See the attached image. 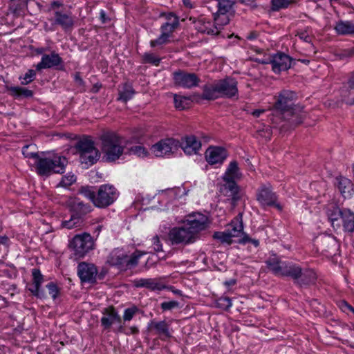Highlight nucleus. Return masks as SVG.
<instances>
[{"instance_id":"f704fd0d","label":"nucleus","mask_w":354,"mask_h":354,"mask_svg":"<svg viewBox=\"0 0 354 354\" xmlns=\"http://www.w3.org/2000/svg\"><path fill=\"white\" fill-rule=\"evenodd\" d=\"M174 102L176 109L183 110L189 107L192 100L189 97L174 94Z\"/></svg>"},{"instance_id":"f3484780","label":"nucleus","mask_w":354,"mask_h":354,"mask_svg":"<svg viewBox=\"0 0 354 354\" xmlns=\"http://www.w3.org/2000/svg\"><path fill=\"white\" fill-rule=\"evenodd\" d=\"M174 83L183 88H192L198 85L199 79L194 73H187L181 71L173 74Z\"/></svg>"},{"instance_id":"f03ea898","label":"nucleus","mask_w":354,"mask_h":354,"mask_svg":"<svg viewBox=\"0 0 354 354\" xmlns=\"http://www.w3.org/2000/svg\"><path fill=\"white\" fill-rule=\"evenodd\" d=\"M79 192L98 208H106L110 206L119 196V192L116 188L109 184L100 185L97 191L94 187H82Z\"/></svg>"},{"instance_id":"ddd939ff","label":"nucleus","mask_w":354,"mask_h":354,"mask_svg":"<svg viewBox=\"0 0 354 354\" xmlns=\"http://www.w3.org/2000/svg\"><path fill=\"white\" fill-rule=\"evenodd\" d=\"M257 200L263 207L275 205L277 209H281V206L277 204V197L272 192L270 184L262 185L257 192Z\"/></svg>"},{"instance_id":"a211bd4d","label":"nucleus","mask_w":354,"mask_h":354,"mask_svg":"<svg viewBox=\"0 0 354 354\" xmlns=\"http://www.w3.org/2000/svg\"><path fill=\"white\" fill-rule=\"evenodd\" d=\"M205 156L209 165H221L227 158V153L221 147L210 146L205 151Z\"/></svg>"},{"instance_id":"774afa93","label":"nucleus","mask_w":354,"mask_h":354,"mask_svg":"<svg viewBox=\"0 0 354 354\" xmlns=\"http://www.w3.org/2000/svg\"><path fill=\"white\" fill-rule=\"evenodd\" d=\"M234 283H235V281H234V280H231L230 281L225 282V284L227 286H232V285H234Z\"/></svg>"},{"instance_id":"ea45409f","label":"nucleus","mask_w":354,"mask_h":354,"mask_svg":"<svg viewBox=\"0 0 354 354\" xmlns=\"http://www.w3.org/2000/svg\"><path fill=\"white\" fill-rule=\"evenodd\" d=\"M139 312V308L136 306H131V307L124 309L122 319L124 322H130Z\"/></svg>"},{"instance_id":"0eeeda50","label":"nucleus","mask_w":354,"mask_h":354,"mask_svg":"<svg viewBox=\"0 0 354 354\" xmlns=\"http://www.w3.org/2000/svg\"><path fill=\"white\" fill-rule=\"evenodd\" d=\"M68 248L77 258L84 257L95 248V240L89 233L75 235L68 243Z\"/></svg>"},{"instance_id":"20e7f679","label":"nucleus","mask_w":354,"mask_h":354,"mask_svg":"<svg viewBox=\"0 0 354 354\" xmlns=\"http://www.w3.org/2000/svg\"><path fill=\"white\" fill-rule=\"evenodd\" d=\"M241 173L236 161H232L229 164L223 176L224 181L223 189L225 194L232 198V201H236L239 198V187L236 180L241 179Z\"/></svg>"},{"instance_id":"2f4dec72","label":"nucleus","mask_w":354,"mask_h":354,"mask_svg":"<svg viewBox=\"0 0 354 354\" xmlns=\"http://www.w3.org/2000/svg\"><path fill=\"white\" fill-rule=\"evenodd\" d=\"M150 325L156 330V333L160 337L169 338L171 336V333L169 332V324L165 321H152Z\"/></svg>"},{"instance_id":"dca6fc26","label":"nucleus","mask_w":354,"mask_h":354,"mask_svg":"<svg viewBox=\"0 0 354 354\" xmlns=\"http://www.w3.org/2000/svg\"><path fill=\"white\" fill-rule=\"evenodd\" d=\"M61 6L62 3L59 1H53L49 8L50 10L55 11L54 24L60 26L65 31L70 30L73 27L74 20L71 15L56 10Z\"/></svg>"},{"instance_id":"338daca9","label":"nucleus","mask_w":354,"mask_h":354,"mask_svg":"<svg viewBox=\"0 0 354 354\" xmlns=\"http://www.w3.org/2000/svg\"><path fill=\"white\" fill-rule=\"evenodd\" d=\"M129 329L131 333H136L138 332V330L136 326H132Z\"/></svg>"},{"instance_id":"8fccbe9b","label":"nucleus","mask_w":354,"mask_h":354,"mask_svg":"<svg viewBox=\"0 0 354 354\" xmlns=\"http://www.w3.org/2000/svg\"><path fill=\"white\" fill-rule=\"evenodd\" d=\"M165 17V22L174 26H179V19L178 16L172 12L167 13L162 15Z\"/></svg>"},{"instance_id":"052dcab7","label":"nucleus","mask_w":354,"mask_h":354,"mask_svg":"<svg viewBox=\"0 0 354 354\" xmlns=\"http://www.w3.org/2000/svg\"><path fill=\"white\" fill-rule=\"evenodd\" d=\"M100 19L102 21V23L104 24L106 22V12L104 10H101L100 12Z\"/></svg>"},{"instance_id":"3c124183","label":"nucleus","mask_w":354,"mask_h":354,"mask_svg":"<svg viewBox=\"0 0 354 354\" xmlns=\"http://www.w3.org/2000/svg\"><path fill=\"white\" fill-rule=\"evenodd\" d=\"M46 288L48 290L49 295H51L53 299H55L59 292V288L57 286V285L53 282H50L46 285Z\"/></svg>"},{"instance_id":"6e6d98bb","label":"nucleus","mask_w":354,"mask_h":354,"mask_svg":"<svg viewBox=\"0 0 354 354\" xmlns=\"http://www.w3.org/2000/svg\"><path fill=\"white\" fill-rule=\"evenodd\" d=\"M151 244H152L153 248L155 252H161V251H162V243H160V241L159 238L157 236H153L152 238V239H151Z\"/></svg>"},{"instance_id":"7c9ffc66","label":"nucleus","mask_w":354,"mask_h":354,"mask_svg":"<svg viewBox=\"0 0 354 354\" xmlns=\"http://www.w3.org/2000/svg\"><path fill=\"white\" fill-rule=\"evenodd\" d=\"M342 221L344 230L348 232L354 230V213L351 210L342 209Z\"/></svg>"},{"instance_id":"72a5a7b5","label":"nucleus","mask_w":354,"mask_h":354,"mask_svg":"<svg viewBox=\"0 0 354 354\" xmlns=\"http://www.w3.org/2000/svg\"><path fill=\"white\" fill-rule=\"evenodd\" d=\"M335 30L339 35L354 34V24L349 21H339L336 24Z\"/></svg>"},{"instance_id":"0e129e2a","label":"nucleus","mask_w":354,"mask_h":354,"mask_svg":"<svg viewBox=\"0 0 354 354\" xmlns=\"http://www.w3.org/2000/svg\"><path fill=\"white\" fill-rule=\"evenodd\" d=\"M348 84L350 88H354V73H353L351 77L350 78Z\"/></svg>"},{"instance_id":"09e8293b","label":"nucleus","mask_w":354,"mask_h":354,"mask_svg":"<svg viewBox=\"0 0 354 354\" xmlns=\"http://www.w3.org/2000/svg\"><path fill=\"white\" fill-rule=\"evenodd\" d=\"M217 306L224 310L230 308L232 306L231 299L229 297H221L216 301Z\"/></svg>"},{"instance_id":"4d7b16f0","label":"nucleus","mask_w":354,"mask_h":354,"mask_svg":"<svg viewBox=\"0 0 354 354\" xmlns=\"http://www.w3.org/2000/svg\"><path fill=\"white\" fill-rule=\"evenodd\" d=\"M297 36L301 40H303L305 42H310V36L308 32L305 30H300L297 32Z\"/></svg>"},{"instance_id":"5fc2aeb1","label":"nucleus","mask_w":354,"mask_h":354,"mask_svg":"<svg viewBox=\"0 0 354 354\" xmlns=\"http://www.w3.org/2000/svg\"><path fill=\"white\" fill-rule=\"evenodd\" d=\"M178 302L176 301H165L161 304V308L163 310H169L178 306Z\"/></svg>"},{"instance_id":"c756f323","label":"nucleus","mask_w":354,"mask_h":354,"mask_svg":"<svg viewBox=\"0 0 354 354\" xmlns=\"http://www.w3.org/2000/svg\"><path fill=\"white\" fill-rule=\"evenodd\" d=\"M135 94V91L131 84L125 83L118 88V100L127 102L133 98Z\"/></svg>"},{"instance_id":"f257e3e1","label":"nucleus","mask_w":354,"mask_h":354,"mask_svg":"<svg viewBox=\"0 0 354 354\" xmlns=\"http://www.w3.org/2000/svg\"><path fill=\"white\" fill-rule=\"evenodd\" d=\"M29 148H35V147L31 145L24 146L22 148V153L26 158L35 159L36 169L39 175L48 176L54 173L64 172L68 162L64 156L57 153H48L39 156L35 151H29Z\"/></svg>"},{"instance_id":"680f3d73","label":"nucleus","mask_w":354,"mask_h":354,"mask_svg":"<svg viewBox=\"0 0 354 354\" xmlns=\"http://www.w3.org/2000/svg\"><path fill=\"white\" fill-rule=\"evenodd\" d=\"M304 114L303 113H299V116H298V119H295L294 120L293 118L292 119V122H294L296 124H299L300 123H301L302 122V119L304 118Z\"/></svg>"},{"instance_id":"473e14b6","label":"nucleus","mask_w":354,"mask_h":354,"mask_svg":"<svg viewBox=\"0 0 354 354\" xmlns=\"http://www.w3.org/2000/svg\"><path fill=\"white\" fill-rule=\"evenodd\" d=\"M136 287H145L153 290H162L165 286L153 279H140L135 281Z\"/></svg>"},{"instance_id":"7ed1b4c3","label":"nucleus","mask_w":354,"mask_h":354,"mask_svg":"<svg viewBox=\"0 0 354 354\" xmlns=\"http://www.w3.org/2000/svg\"><path fill=\"white\" fill-rule=\"evenodd\" d=\"M101 150L104 158L108 162L118 160L125 148L124 138L115 132H105L100 136Z\"/></svg>"},{"instance_id":"a19ab883","label":"nucleus","mask_w":354,"mask_h":354,"mask_svg":"<svg viewBox=\"0 0 354 354\" xmlns=\"http://www.w3.org/2000/svg\"><path fill=\"white\" fill-rule=\"evenodd\" d=\"M213 237L222 243L230 244L232 243V237L227 230L224 232H216L214 234Z\"/></svg>"},{"instance_id":"6e6552de","label":"nucleus","mask_w":354,"mask_h":354,"mask_svg":"<svg viewBox=\"0 0 354 354\" xmlns=\"http://www.w3.org/2000/svg\"><path fill=\"white\" fill-rule=\"evenodd\" d=\"M77 149L80 156V161L86 167L95 164L100 157V153L95 147L94 142L89 138L80 140L77 144Z\"/></svg>"},{"instance_id":"69168bd1","label":"nucleus","mask_w":354,"mask_h":354,"mask_svg":"<svg viewBox=\"0 0 354 354\" xmlns=\"http://www.w3.org/2000/svg\"><path fill=\"white\" fill-rule=\"evenodd\" d=\"M75 81L80 84H83V80L80 77L79 74H76L75 76Z\"/></svg>"},{"instance_id":"13d9d810","label":"nucleus","mask_w":354,"mask_h":354,"mask_svg":"<svg viewBox=\"0 0 354 354\" xmlns=\"http://www.w3.org/2000/svg\"><path fill=\"white\" fill-rule=\"evenodd\" d=\"M343 100L348 104H354V91H349L348 97H346L345 94H344Z\"/></svg>"},{"instance_id":"e2e57ef3","label":"nucleus","mask_w":354,"mask_h":354,"mask_svg":"<svg viewBox=\"0 0 354 354\" xmlns=\"http://www.w3.org/2000/svg\"><path fill=\"white\" fill-rule=\"evenodd\" d=\"M185 6L188 8H192L194 7L190 0H182Z\"/></svg>"},{"instance_id":"a878e982","label":"nucleus","mask_w":354,"mask_h":354,"mask_svg":"<svg viewBox=\"0 0 354 354\" xmlns=\"http://www.w3.org/2000/svg\"><path fill=\"white\" fill-rule=\"evenodd\" d=\"M326 214L331 223L333 227L335 230L340 228L341 224L339 221V219L342 218V210H341L335 205L332 204L327 207Z\"/></svg>"},{"instance_id":"bb28decb","label":"nucleus","mask_w":354,"mask_h":354,"mask_svg":"<svg viewBox=\"0 0 354 354\" xmlns=\"http://www.w3.org/2000/svg\"><path fill=\"white\" fill-rule=\"evenodd\" d=\"M232 238L240 237L243 232L242 214H239L234 220L229 224L227 230Z\"/></svg>"},{"instance_id":"4be33fe9","label":"nucleus","mask_w":354,"mask_h":354,"mask_svg":"<svg viewBox=\"0 0 354 354\" xmlns=\"http://www.w3.org/2000/svg\"><path fill=\"white\" fill-rule=\"evenodd\" d=\"M180 147L182 148L185 153L191 156L198 153L201 148V142L194 136L186 137L180 143Z\"/></svg>"},{"instance_id":"c9c22d12","label":"nucleus","mask_w":354,"mask_h":354,"mask_svg":"<svg viewBox=\"0 0 354 354\" xmlns=\"http://www.w3.org/2000/svg\"><path fill=\"white\" fill-rule=\"evenodd\" d=\"M285 262H282L277 258L268 260L266 264L268 268L276 275L281 276Z\"/></svg>"},{"instance_id":"4468645a","label":"nucleus","mask_w":354,"mask_h":354,"mask_svg":"<svg viewBox=\"0 0 354 354\" xmlns=\"http://www.w3.org/2000/svg\"><path fill=\"white\" fill-rule=\"evenodd\" d=\"M183 223L196 237L198 232L207 227L208 219L205 215L197 212L189 215Z\"/></svg>"},{"instance_id":"bf43d9fd","label":"nucleus","mask_w":354,"mask_h":354,"mask_svg":"<svg viewBox=\"0 0 354 354\" xmlns=\"http://www.w3.org/2000/svg\"><path fill=\"white\" fill-rule=\"evenodd\" d=\"M265 112V109H256V110H254L251 114L256 117V118H258L259 117L262 113H263Z\"/></svg>"},{"instance_id":"2eb2a0df","label":"nucleus","mask_w":354,"mask_h":354,"mask_svg":"<svg viewBox=\"0 0 354 354\" xmlns=\"http://www.w3.org/2000/svg\"><path fill=\"white\" fill-rule=\"evenodd\" d=\"M122 318L118 313L113 308H106L103 312V315L101 318L102 326L107 329L113 324H118L116 331L119 333H125L124 327L121 324Z\"/></svg>"},{"instance_id":"cd10ccee","label":"nucleus","mask_w":354,"mask_h":354,"mask_svg":"<svg viewBox=\"0 0 354 354\" xmlns=\"http://www.w3.org/2000/svg\"><path fill=\"white\" fill-rule=\"evenodd\" d=\"M322 251L327 255L332 256L335 254L338 248L337 240L330 236H324L322 238Z\"/></svg>"},{"instance_id":"603ef678","label":"nucleus","mask_w":354,"mask_h":354,"mask_svg":"<svg viewBox=\"0 0 354 354\" xmlns=\"http://www.w3.org/2000/svg\"><path fill=\"white\" fill-rule=\"evenodd\" d=\"M178 26L171 25L168 23H163L160 26V31L164 32L165 33L171 37L172 33L177 28Z\"/></svg>"},{"instance_id":"6ab92c4d","label":"nucleus","mask_w":354,"mask_h":354,"mask_svg":"<svg viewBox=\"0 0 354 354\" xmlns=\"http://www.w3.org/2000/svg\"><path fill=\"white\" fill-rule=\"evenodd\" d=\"M291 62L290 57L281 53L274 55L270 60L272 70L275 73H279L289 69L291 66Z\"/></svg>"},{"instance_id":"1a4fd4ad","label":"nucleus","mask_w":354,"mask_h":354,"mask_svg":"<svg viewBox=\"0 0 354 354\" xmlns=\"http://www.w3.org/2000/svg\"><path fill=\"white\" fill-rule=\"evenodd\" d=\"M281 276L290 277L300 285L313 283L316 279V274L313 270H302L299 266L290 262H285Z\"/></svg>"},{"instance_id":"c85d7f7f","label":"nucleus","mask_w":354,"mask_h":354,"mask_svg":"<svg viewBox=\"0 0 354 354\" xmlns=\"http://www.w3.org/2000/svg\"><path fill=\"white\" fill-rule=\"evenodd\" d=\"M202 97L205 100H215L221 97L218 82L203 87Z\"/></svg>"},{"instance_id":"49530a36","label":"nucleus","mask_w":354,"mask_h":354,"mask_svg":"<svg viewBox=\"0 0 354 354\" xmlns=\"http://www.w3.org/2000/svg\"><path fill=\"white\" fill-rule=\"evenodd\" d=\"M36 75L35 71L32 69L28 70L23 76L19 77L21 83L26 85L33 81Z\"/></svg>"},{"instance_id":"c03bdc74","label":"nucleus","mask_w":354,"mask_h":354,"mask_svg":"<svg viewBox=\"0 0 354 354\" xmlns=\"http://www.w3.org/2000/svg\"><path fill=\"white\" fill-rule=\"evenodd\" d=\"M170 37V36H169L164 32L161 31V34L157 39L151 40L150 41V46L151 47H156L158 46H162L163 44H165L169 41V39Z\"/></svg>"},{"instance_id":"b1692460","label":"nucleus","mask_w":354,"mask_h":354,"mask_svg":"<svg viewBox=\"0 0 354 354\" xmlns=\"http://www.w3.org/2000/svg\"><path fill=\"white\" fill-rule=\"evenodd\" d=\"M32 286L30 288V291L37 297L43 298L45 296L44 290L41 286L44 282V276L38 269H32Z\"/></svg>"},{"instance_id":"79ce46f5","label":"nucleus","mask_w":354,"mask_h":354,"mask_svg":"<svg viewBox=\"0 0 354 354\" xmlns=\"http://www.w3.org/2000/svg\"><path fill=\"white\" fill-rule=\"evenodd\" d=\"M130 153L139 158H147L149 156V153L146 148L141 145L133 146L130 149Z\"/></svg>"},{"instance_id":"864d4df0","label":"nucleus","mask_w":354,"mask_h":354,"mask_svg":"<svg viewBox=\"0 0 354 354\" xmlns=\"http://www.w3.org/2000/svg\"><path fill=\"white\" fill-rule=\"evenodd\" d=\"M145 62L153 64L156 66L158 65L160 59L152 53H145L143 56Z\"/></svg>"},{"instance_id":"37998d69","label":"nucleus","mask_w":354,"mask_h":354,"mask_svg":"<svg viewBox=\"0 0 354 354\" xmlns=\"http://www.w3.org/2000/svg\"><path fill=\"white\" fill-rule=\"evenodd\" d=\"M12 94L15 96H25V97H31L32 96V91L19 86H13L10 87L9 89Z\"/></svg>"},{"instance_id":"9d476101","label":"nucleus","mask_w":354,"mask_h":354,"mask_svg":"<svg viewBox=\"0 0 354 354\" xmlns=\"http://www.w3.org/2000/svg\"><path fill=\"white\" fill-rule=\"evenodd\" d=\"M295 93L289 91H283L275 102L274 109L283 113H290L292 116L300 113L299 107L294 106Z\"/></svg>"},{"instance_id":"aec40b11","label":"nucleus","mask_w":354,"mask_h":354,"mask_svg":"<svg viewBox=\"0 0 354 354\" xmlns=\"http://www.w3.org/2000/svg\"><path fill=\"white\" fill-rule=\"evenodd\" d=\"M218 84L221 97H232L238 93L237 82L233 78H225L218 81Z\"/></svg>"},{"instance_id":"412c9836","label":"nucleus","mask_w":354,"mask_h":354,"mask_svg":"<svg viewBox=\"0 0 354 354\" xmlns=\"http://www.w3.org/2000/svg\"><path fill=\"white\" fill-rule=\"evenodd\" d=\"M77 273L82 281L90 282L95 279L97 269L93 264L82 262L78 265Z\"/></svg>"},{"instance_id":"9b49d317","label":"nucleus","mask_w":354,"mask_h":354,"mask_svg":"<svg viewBox=\"0 0 354 354\" xmlns=\"http://www.w3.org/2000/svg\"><path fill=\"white\" fill-rule=\"evenodd\" d=\"M168 239L172 245H187L195 241V236L184 223L181 226L171 229L168 234Z\"/></svg>"},{"instance_id":"de8ad7c7","label":"nucleus","mask_w":354,"mask_h":354,"mask_svg":"<svg viewBox=\"0 0 354 354\" xmlns=\"http://www.w3.org/2000/svg\"><path fill=\"white\" fill-rule=\"evenodd\" d=\"M290 4L289 0H272L271 8L274 11L279 10L282 8H286Z\"/></svg>"},{"instance_id":"4c0bfd02","label":"nucleus","mask_w":354,"mask_h":354,"mask_svg":"<svg viewBox=\"0 0 354 354\" xmlns=\"http://www.w3.org/2000/svg\"><path fill=\"white\" fill-rule=\"evenodd\" d=\"M230 16L227 15H221L216 12L214 15V25L217 28L218 34L220 32L223 27L227 25L230 21Z\"/></svg>"},{"instance_id":"58836bf2","label":"nucleus","mask_w":354,"mask_h":354,"mask_svg":"<svg viewBox=\"0 0 354 354\" xmlns=\"http://www.w3.org/2000/svg\"><path fill=\"white\" fill-rule=\"evenodd\" d=\"M337 187L343 196L346 197V194H349L351 190V183L348 178H342L338 181Z\"/></svg>"},{"instance_id":"423d86ee","label":"nucleus","mask_w":354,"mask_h":354,"mask_svg":"<svg viewBox=\"0 0 354 354\" xmlns=\"http://www.w3.org/2000/svg\"><path fill=\"white\" fill-rule=\"evenodd\" d=\"M147 252L140 250L135 251L132 254L127 255L122 250H115L110 255L109 263L122 270L134 268L138 263L139 259Z\"/></svg>"},{"instance_id":"e433bc0d","label":"nucleus","mask_w":354,"mask_h":354,"mask_svg":"<svg viewBox=\"0 0 354 354\" xmlns=\"http://www.w3.org/2000/svg\"><path fill=\"white\" fill-rule=\"evenodd\" d=\"M233 2L230 0H219L217 3L218 12L221 15H231L233 11Z\"/></svg>"},{"instance_id":"39448f33","label":"nucleus","mask_w":354,"mask_h":354,"mask_svg":"<svg viewBox=\"0 0 354 354\" xmlns=\"http://www.w3.org/2000/svg\"><path fill=\"white\" fill-rule=\"evenodd\" d=\"M67 207L76 213L73 214L69 220L62 222V227L66 229H72L80 226L82 220L80 215L86 214L91 211V207L88 204H85L76 197H70L66 202Z\"/></svg>"},{"instance_id":"a18cd8bd","label":"nucleus","mask_w":354,"mask_h":354,"mask_svg":"<svg viewBox=\"0 0 354 354\" xmlns=\"http://www.w3.org/2000/svg\"><path fill=\"white\" fill-rule=\"evenodd\" d=\"M76 181V177L74 174L68 173L62 178L59 185L63 187H67L73 185Z\"/></svg>"},{"instance_id":"f8f14e48","label":"nucleus","mask_w":354,"mask_h":354,"mask_svg":"<svg viewBox=\"0 0 354 354\" xmlns=\"http://www.w3.org/2000/svg\"><path fill=\"white\" fill-rule=\"evenodd\" d=\"M180 147V142L173 138L161 140L153 145L151 151L156 157L169 156L176 153Z\"/></svg>"},{"instance_id":"5701e85b","label":"nucleus","mask_w":354,"mask_h":354,"mask_svg":"<svg viewBox=\"0 0 354 354\" xmlns=\"http://www.w3.org/2000/svg\"><path fill=\"white\" fill-rule=\"evenodd\" d=\"M62 63V59L60 56L55 53L50 55H44L41 57V62L36 65V69L38 71L58 66Z\"/></svg>"},{"instance_id":"393cba45","label":"nucleus","mask_w":354,"mask_h":354,"mask_svg":"<svg viewBox=\"0 0 354 354\" xmlns=\"http://www.w3.org/2000/svg\"><path fill=\"white\" fill-rule=\"evenodd\" d=\"M195 28L201 32L207 33L208 35H218L217 28L207 18L200 17L194 21Z\"/></svg>"}]
</instances>
